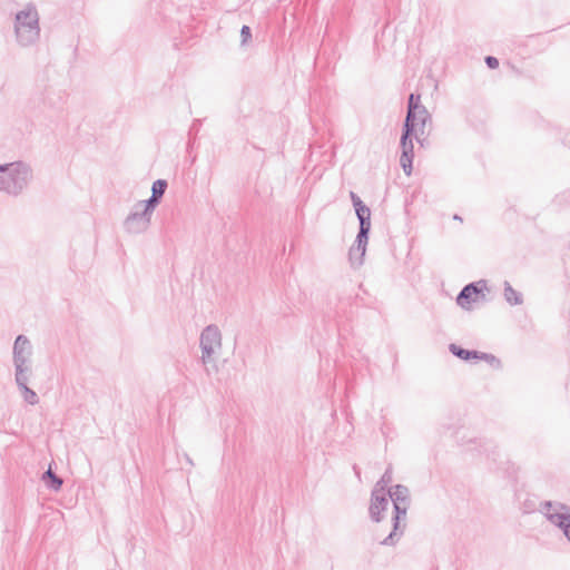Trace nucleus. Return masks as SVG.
<instances>
[{"instance_id":"f257e3e1","label":"nucleus","mask_w":570,"mask_h":570,"mask_svg":"<svg viewBox=\"0 0 570 570\" xmlns=\"http://www.w3.org/2000/svg\"><path fill=\"white\" fill-rule=\"evenodd\" d=\"M32 178L31 167L23 161L0 165V190L11 196L20 195Z\"/></svg>"},{"instance_id":"f03ea898","label":"nucleus","mask_w":570,"mask_h":570,"mask_svg":"<svg viewBox=\"0 0 570 570\" xmlns=\"http://www.w3.org/2000/svg\"><path fill=\"white\" fill-rule=\"evenodd\" d=\"M14 35L18 43L29 47L40 38L39 13L35 3L29 2L14 16Z\"/></svg>"},{"instance_id":"7ed1b4c3","label":"nucleus","mask_w":570,"mask_h":570,"mask_svg":"<svg viewBox=\"0 0 570 570\" xmlns=\"http://www.w3.org/2000/svg\"><path fill=\"white\" fill-rule=\"evenodd\" d=\"M199 346L202 350V362L208 375L217 372L218 367L215 363L214 354L216 350L222 347V333L217 325H207L200 334Z\"/></svg>"},{"instance_id":"20e7f679","label":"nucleus","mask_w":570,"mask_h":570,"mask_svg":"<svg viewBox=\"0 0 570 570\" xmlns=\"http://www.w3.org/2000/svg\"><path fill=\"white\" fill-rule=\"evenodd\" d=\"M540 511L552 524L562 530L564 537L570 542V507L563 503L544 501L541 503Z\"/></svg>"},{"instance_id":"39448f33","label":"nucleus","mask_w":570,"mask_h":570,"mask_svg":"<svg viewBox=\"0 0 570 570\" xmlns=\"http://www.w3.org/2000/svg\"><path fill=\"white\" fill-rule=\"evenodd\" d=\"M410 504H399L396 501L393 504L392 515V531L385 537L380 544L385 547H394L404 534L406 523V513Z\"/></svg>"},{"instance_id":"423d86ee","label":"nucleus","mask_w":570,"mask_h":570,"mask_svg":"<svg viewBox=\"0 0 570 570\" xmlns=\"http://www.w3.org/2000/svg\"><path fill=\"white\" fill-rule=\"evenodd\" d=\"M416 130L412 126L402 125L400 138L401 157L400 165L406 176H410L413 169L414 144L413 139Z\"/></svg>"},{"instance_id":"0eeeda50","label":"nucleus","mask_w":570,"mask_h":570,"mask_svg":"<svg viewBox=\"0 0 570 570\" xmlns=\"http://www.w3.org/2000/svg\"><path fill=\"white\" fill-rule=\"evenodd\" d=\"M488 289L487 281L480 279L466 284L456 296V304L463 309H470L471 303L476 301L479 295Z\"/></svg>"},{"instance_id":"6e6552de","label":"nucleus","mask_w":570,"mask_h":570,"mask_svg":"<svg viewBox=\"0 0 570 570\" xmlns=\"http://www.w3.org/2000/svg\"><path fill=\"white\" fill-rule=\"evenodd\" d=\"M151 223V217L140 208H135L124 220V229L128 234H141L146 232Z\"/></svg>"},{"instance_id":"1a4fd4ad","label":"nucleus","mask_w":570,"mask_h":570,"mask_svg":"<svg viewBox=\"0 0 570 570\" xmlns=\"http://www.w3.org/2000/svg\"><path fill=\"white\" fill-rule=\"evenodd\" d=\"M389 508V497L386 492L371 491L368 517L375 522L380 523L384 515L383 513Z\"/></svg>"},{"instance_id":"9d476101","label":"nucleus","mask_w":570,"mask_h":570,"mask_svg":"<svg viewBox=\"0 0 570 570\" xmlns=\"http://www.w3.org/2000/svg\"><path fill=\"white\" fill-rule=\"evenodd\" d=\"M370 233H365V237H360V232H357L354 245L348 250V261L351 266L356 268L363 265L364 256L366 252V246L368 243Z\"/></svg>"},{"instance_id":"9b49d317","label":"nucleus","mask_w":570,"mask_h":570,"mask_svg":"<svg viewBox=\"0 0 570 570\" xmlns=\"http://www.w3.org/2000/svg\"><path fill=\"white\" fill-rule=\"evenodd\" d=\"M12 354L13 363L31 362L32 345L26 335L16 337Z\"/></svg>"},{"instance_id":"f8f14e48","label":"nucleus","mask_w":570,"mask_h":570,"mask_svg":"<svg viewBox=\"0 0 570 570\" xmlns=\"http://www.w3.org/2000/svg\"><path fill=\"white\" fill-rule=\"evenodd\" d=\"M354 210L358 219L360 237H365V233L371 230V209L362 200L360 203L356 202Z\"/></svg>"},{"instance_id":"ddd939ff","label":"nucleus","mask_w":570,"mask_h":570,"mask_svg":"<svg viewBox=\"0 0 570 570\" xmlns=\"http://www.w3.org/2000/svg\"><path fill=\"white\" fill-rule=\"evenodd\" d=\"M422 107L421 95L419 92H411L407 97L406 115L403 125L414 127V120L417 112H421Z\"/></svg>"},{"instance_id":"4468645a","label":"nucleus","mask_w":570,"mask_h":570,"mask_svg":"<svg viewBox=\"0 0 570 570\" xmlns=\"http://www.w3.org/2000/svg\"><path fill=\"white\" fill-rule=\"evenodd\" d=\"M422 107L421 95L419 92H411L407 97L406 115L403 125L414 127V120L417 112H421Z\"/></svg>"},{"instance_id":"2eb2a0df","label":"nucleus","mask_w":570,"mask_h":570,"mask_svg":"<svg viewBox=\"0 0 570 570\" xmlns=\"http://www.w3.org/2000/svg\"><path fill=\"white\" fill-rule=\"evenodd\" d=\"M389 499L394 502L396 501L399 504H410L411 498H410V490L406 485L403 484H396L393 487H390L386 492Z\"/></svg>"},{"instance_id":"dca6fc26","label":"nucleus","mask_w":570,"mask_h":570,"mask_svg":"<svg viewBox=\"0 0 570 570\" xmlns=\"http://www.w3.org/2000/svg\"><path fill=\"white\" fill-rule=\"evenodd\" d=\"M41 481L45 483L47 489L55 492L60 491L63 484L62 478L52 471L51 464H49L48 470L42 473Z\"/></svg>"},{"instance_id":"f3484780","label":"nucleus","mask_w":570,"mask_h":570,"mask_svg":"<svg viewBox=\"0 0 570 570\" xmlns=\"http://www.w3.org/2000/svg\"><path fill=\"white\" fill-rule=\"evenodd\" d=\"M17 384L28 383L32 375L31 362L13 363Z\"/></svg>"},{"instance_id":"a211bd4d","label":"nucleus","mask_w":570,"mask_h":570,"mask_svg":"<svg viewBox=\"0 0 570 570\" xmlns=\"http://www.w3.org/2000/svg\"><path fill=\"white\" fill-rule=\"evenodd\" d=\"M449 351L452 355L465 362L474 360V357L478 355L476 350H468L455 343H451L449 345Z\"/></svg>"},{"instance_id":"6ab92c4d","label":"nucleus","mask_w":570,"mask_h":570,"mask_svg":"<svg viewBox=\"0 0 570 570\" xmlns=\"http://www.w3.org/2000/svg\"><path fill=\"white\" fill-rule=\"evenodd\" d=\"M503 285V295L505 301L512 306L521 305L523 303L522 293L515 291L508 281H505Z\"/></svg>"},{"instance_id":"aec40b11","label":"nucleus","mask_w":570,"mask_h":570,"mask_svg":"<svg viewBox=\"0 0 570 570\" xmlns=\"http://www.w3.org/2000/svg\"><path fill=\"white\" fill-rule=\"evenodd\" d=\"M432 121V116L428 111L426 107H422L421 112H417L414 120V129L424 135V129L428 122Z\"/></svg>"},{"instance_id":"412c9836","label":"nucleus","mask_w":570,"mask_h":570,"mask_svg":"<svg viewBox=\"0 0 570 570\" xmlns=\"http://www.w3.org/2000/svg\"><path fill=\"white\" fill-rule=\"evenodd\" d=\"M161 203V199L157 198L156 196H150L148 199L146 200H140L138 203L135 204V208H140L142 209L144 212H146V214H148L150 217L153 216V213L154 210L156 209V207Z\"/></svg>"},{"instance_id":"4be33fe9","label":"nucleus","mask_w":570,"mask_h":570,"mask_svg":"<svg viewBox=\"0 0 570 570\" xmlns=\"http://www.w3.org/2000/svg\"><path fill=\"white\" fill-rule=\"evenodd\" d=\"M393 481L392 466L389 465L381 479L374 484L372 491L387 492V485Z\"/></svg>"},{"instance_id":"5701e85b","label":"nucleus","mask_w":570,"mask_h":570,"mask_svg":"<svg viewBox=\"0 0 570 570\" xmlns=\"http://www.w3.org/2000/svg\"><path fill=\"white\" fill-rule=\"evenodd\" d=\"M17 386L21 391V393L23 395V400L28 404L35 405L39 402V397H38L37 393L28 386V383L17 384Z\"/></svg>"},{"instance_id":"b1692460","label":"nucleus","mask_w":570,"mask_h":570,"mask_svg":"<svg viewBox=\"0 0 570 570\" xmlns=\"http://www.w3.org/2000/svg\"><path fill=\"white\" fill-rule=\"evenodd\" d=\"M167 187H168L167 180L159 178V179L155 180L151 185V195L156 196L159 199H163Z\"/></svg>"},{"instance_id":"393cba45","label":"nucleus","mask_w":570,"mask_h":570,"mask_svg":"<svg viewBox=\"0 0 570 570\" xmlns=\"http://www.w3.org/2000/svg\"><path fill=\"white\" fill-rule=\"evenodd\" d=\"M474 360L485 361L495 367L501 366L500 360L490 353H484V352L478 351V355L474 357Z\"/></svg>"},{"instance_id":"a878e982","label":"nucleus","mask_w":570,"mask_h":570,"mask_svg":"<svg viewBox=\"0 0 570 570\" xmlns=\"http://www.w3.org/2000/svg\"><path fill=\"white\" fill-rule=\"evenodd\" d=\"M252 40V29L250 27L244 24L240 29V46L244 47L248 45Z\"/></svg>"},{"instance_id":"bb28decb","label":"nucleus","mask_w":570,"mask_h":570,"mask_svg":"<svg viewBox=\"0 0 570 570\" xmlns=\"http://www.w3.org/2000/svg\"><path fill=\"white\" fill-rule=\"evenodd\" d=\"M200 126H202V121L199 119H194V121L189 128V131H188L189 140L196 139V136L200 129Z\"/></svg>"},{"instance_id":"cd10ccee","label":"nucleus","mask_w":570,"mask_h":570,"mask_svg":"<svg viewBox=\"0 0 570 570\" xmlns=\"http://www.w3.org/2000/svg\"><path fill=\"white\" fill-rule=\"evenodd\" d=\"M484 62H485L487 67L490 69H495L499 67V60H498V58H495L493 56H487L484 58Z\"/></svg>"},{"instance_id":"c85d7f7f","label":"nucleus","mask_w":570,"mask_h":570,"mask_svg":"<svg viewBox=\"0 0 570 570\" xmlns=\"http://www.w3.org/2000/svg\"><path fill=\"white\" fill-rule=\"evenodd\" d=\"M423 135L420 134V131H416L414 138L416 141L421 145V147H424L426 138L422 137Z\"/></svg>"},{"instance_id":"c756f323","label":"nucleus","mask_w":570,"mask_h":570,"mask_svg":"<svg viewBox=\"0 0 570 570\" xmlns=\"http://www.w3.org/2000/svg\"><path fill=\"white\" fill-rule=\"evenodd\" d=\"M350 198L352 200L353 207L356 205V202H362V199L358 197V195L354 191H350Z\"/></svg>"},{"instance_id":"7c9ffc66","label":"nucleus","mask_w":570,"mask_h":570,"mask_svg":"<svg viewBox=\"0 0 570 570\" xmlns=\"http://www.w3.org/2000/svg\"><path fill=\"white\" fill-rule=\"evenodd\" d=\"M563 142L570 148V131L566 135Z\"/></svg>"},{"instance_id":"2f4dec72","label":"nucleus","mask_w":570,"mask_h":570,"mask_svg":"<svg viewBox=\"0 0 570 570\" xmlns=\"http://www.w3.org/2000/svg\"><path fill=\"white\" fill-rule=\"evenodd\" d=\"M353 470H354V472H355L356 476L360 479V478H361V471H360V468H358L356 464H354V465H353Z\"/></svg>"},{"instance_id":"473e14b6","label":"nucleus","mask_w":570,"mask_h":570,"mask_svg":"<svg viewBox=\"0 0 570 570\" xmlns=\"http://www.w3.org/2000/svg\"><path fill=\"white\" fill-rule=\"evenodd\" d=\"M453 219L462 222L461 216H460V215H458V214H455V215L453 216Z\"/></svg>"},{"instance_id":"72a5a7b5","label":"nucleus","mask_w":570,"mask_h":570,"mask_svg":"<svg viewBox=\"0 0 570 570\" xmlns=\"http://www.w3.org/2000/svg\"><path fill=\"white\" fill-rule=\"evenodd\" d=\"M185 456H186L187 462H188L190 465H193L194 463H193L191 459H190L187 454H185Z\"/></svg>"}]
</instances>
